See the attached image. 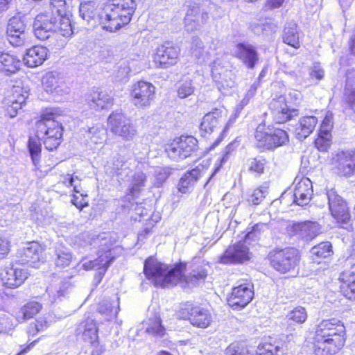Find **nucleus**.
<instances>
[{
	"label": "nucleus",
	"mask_w": 355,
	"mask_h": 355,
	"mask_svg": "<svg viewBox=\"0 0 355 355\" xmlns=\"http://www.w3.org/2000/svg\"><path fill=\"white\" fill-rule=\"evenodd\" d=\"M189 319L192 325L206 328L210 324L211 315L207 310L195 306L191 309Z\"/></svg>",
	"instance_id": "obj_32"
},
{
	"label": "nucleus",
	"mask_w": 355,
	"mask_h": 355,
	"mask_svg": "<svg viewBox=\"0 0 355 355\" xmlns=\"http://www.w3.org/2000/svg\"><path fill=\"white\" fill-rule=\"evenodd\" d=\"M40 139L41 138L38 137L37 134H36V137H30L28 142V147L31 156L32 162L37 169H38L37 166L39 164L41 157Z\"/></svg>",
	"instance_id": "obj_39"
},
{
	"label": "nucleus",
	"mask_w": 355,
	"mask_h": 355,
	"mask_svg": "<svg viewBox=\"0 0 355 355\" xmlns=\"http://www.w3.org/2000/svg\"><path fill=\"white\" fill-rule=\"evenodd\" d=\"M112 245L111 239L106 233L101 234L90 240V250L96 256V258L90 261V270L95 269L97 271L94 278L95 286L101 282L108 267L115 258Z\"/></svg>",
	"instance_id": "obj_3"
},
{
	"label": "nucleus",
	"mask_w": 355,
	"mask_h": 355,
	"mask_svg": "<svg viewBox=\"0 0 355 355\" xmlns=\"http://www.w3.org/2000/svg\"><path fill=\"white\" fill-rule=\"evenodd\" d=\"M18 32L19 33H26V25L19 17H12L8 22L6 33L11 35L12 33Z\"/></svg>",
	"instance_id": "obj_56"
},
{
	"label": "nucleus",
	"mask_w": 355,
	"mask_h": 355,
	"mask_svg": "<svg viewBox=\"0 0 355 355\" xmlns=\"http://www.w3.org/2000/svg\"><path fill=\"white\" fill-rule=\"evenodd\" d=\"M345 95L349 103L355 104V69H354L347 72Z\"/></svg>",
	"instance_id": "obj_38"
},
{
	"label": "nucleus",
	"mask_w": 355,
	"mask_h": 355,
	"mask_svg": "<svg viewBox=\"0 0 355 355\" xmlns=\"http://www.w3.org/2000/svg\"><path fill=\"white\" fill-rule=\"evenodd\" d=\"M287 231L291 236H296L305 240H310L316 236L318 227L314 223L306 222L289 225Z\"/></svg>",
	"instance_id": "obj_21"
},
{
	"label": "nucleus",
	"mask_w": 355,
	"mask_h": 355,
	"mask_svg": "<svg viewBox=\"0 0 355 355\" xmlns=\"http://www.w3.org/2000/svg\"><path fill=\"white\" fill-rule=\"evenodd\" d=\"M345 334H316L313 338L315 355H335L345 343Z\"/></svg>",
	"instance_id": "obj_7"
},
{
	"label": "nucleus",
	"mask_w": 355,
	"mask_h": 355,
	"mask_svg": "<svg viewBox=\"0 0 355 355\" xmlns=\"http://www.w3.org/2000/svg\"><path fill=\"white\" fill-rule=\"evenodd\" d=\"M180 49L171 42H166L156 49L154 62L159 68L166 69L178 62Z\"/></svg>",
	"instance_id": "obj_12"
},
{
	"label": "nucleus",
	"mask_w": 355,
	"mask_h": 355,
	"mask_svg": "<svg viewBox=\"0 0 355 355\" xmlns=\"http://www.w3.org/2000/svg\"><path fill=\"white\" fill-rule=\"evenodd\" d=\"M340 291L349 300H355V271H345L340 276Z\"/></svg>",
	"instance_id": "obj_29"
},
{
	"label": "nucleus",
	"mask_w": 355,
	"mask_h": 355,
	"mask_svg": "<svg viewBox=\"0 0 355 355\" xmlns=\"http://www.w3.org/2000/svg\"><path fill=\"white\" fill-rule=\"evenodd\" d=\"M155 86L145 81H139L132 87L130 96L132 103L137 107H148L155 98Z\"/></svg>",
	"instance_id": "obj_10"
},
{
	"label": "nucleus",
	"mask_w": 355,
	"mask_h": 355,
	"mask_svg": "<svg viewBox=\"0 0 355 355\" xmlns=\"http://www.w3.org/2000/svg\"><path fill=\"white\" fill-rule=\"evenodd\" d=\"M267 194L268 187L261 186L252 191L248 196V201L254 205H258L264 200Z\"/></svg>",
	"instance_id": "obj_50"
},
{
	"label": "nucleus",
	"mask_w": 355,
	"mask_h": 355,
	"mask_svg": "<svg viewBox=\"0 0 355 355\" xmlns=\"http://www.w3.org/2000/svg\"><path fill=\"white\" fill-rule=\"evenodd\" d=\"M40 338H37L26 345H20V350L15 355H25L35 347V345L40 340Z\"/></svg>",
	"instance_id": "obj_64"
},
{
	"label": "nucleus",
	"mask_w": 355,
	"mask_h": 355,
	"mask_svg": "<svg viewBox=\"0 0 355 355\" xmlns=\"http://www.w3.org/2000/svg\"><path fill=\"white\" fill-rule=\"evenodd\" d=\"M256 146L262 150L275 149V143L272 142L270 126L259 124L255 131Z\"/></svg>",
	"instance_id": "obj_26"
},
{
	"label": "nucleus",
	"mask_w": 355,
	"mask_h": 355,
	"mask_svg": "<svg viewBox=\"0 0 355 355\" xmlns=\"http://www.w3.org/2000/svg\"><path fill=\"white\" fill-rule=\"evenodd\" d=\"M98 311L102 315H105L106 317L111 316L112 313V305L108 300H104L99 303L98 306Z\"/></svg>",
	"instance_id": "obj_63"
},
{
	"label": "nucleus",
	"mask_w": 355,
	"mask_h": 355,
	"mask_svg": "<svg viewBox=\"0 0 355 355\" xmlns=\"http://www.w3.org/2000/svg\"><path fill=\"white\" fill-rule=\"evenodd\" d=\"M247 240L239 241L237 243L229 246L223 255L220 257V263L224 264L239 263L250 259L249 248L246 245Z\"/></svg>",
	"instance_id": "obj_14"
},
{
	"label": "nucleus",
	"mask_w": 355,
	"mask_h": 355,
	"mask_svg": "<svg viewBox=\"0 0 355 355\" xmlns=\"http://www.w3.org/2000/svg\"><path fill=\"white\" fill-rule=\"evenodd\" d=\"M55 253L56 256L55 259L56 266L65 268L70 265L72 261V254L67 248L62 245L58 246L56 248Z\"/></svg>",
	"instance_id": "obj_40"
},
{
	"label": "nucleus",
	"mask_w": 355,
	"mask_h": 355,
	"mask_svg": "<svg viewBox=\"0 0 355 355\" xmlns=\"http://www.w3.org/2000/svg\"><path fill=\"white\" fill-rule=\"evenodd\" d=\"M282 348V341L272 336L260 343L255 351V355H279Z\"/></svg>",
	"instance_id": "obj_31"
},
{
	"label": "nucleus",
	"mask_w": 355,
	"mask_h": 355,
	"mask_svg": "<svg viewBox=\"0 0 355 355\" xmlns=\"http://www.w3.org/2000/svg\"><path fill=\"white\" fill-rule=\"evenodd\" d=\"M112 105V98L98 88H94L90 94V108L96 110L110 107Z\"/></svg>",
	"instance_id": "obj_34"
},
{
	"label": "nucleus",
	"mask_w": 355,
	"mask_h": 355,
	"mask_svg": "<svg viewBox=\"0 0 355 355\" xmlns=\"http://www.w3.org/2000/svg\"><path fill=\"white\" fill-rule=\"evenodd\" d=\"M209 165V160H203L194 168L187 172L179 181L178 190L182 193L188 192L197 181L206 173Z\"/></svg>",
	"instance_id": "obj_16"
},
{
	"label": "nucleus",
	"mask_w": 355,
	"mask_h": 355,
	"mask_svg": "<svg viewBox=\"0 0 355 355\" xmlns=\"http://www.w3.org/2000/svg\"><path fill=\"white\" fill-rule=\"evenodd\" d=\"M313 194L312 182L308 178H302L295 185L294 202L300 206L309 203Z\"/></svg>",
	"instance_id": "obj_20"
},
{
	"label": "nucleus",
	"mask_w": 355,
	"mask_h": 355,
	"mask_svg": "<svg viewBox=\"0 0 355 355\" xmlns=\"http://www.w3.org/2000/svg\"><path fill=\"white\" fill-rule=\"evenodd\" d=\"M324 331L334 333H345V327L340 320L336 318L322 320L317 327L316 333Z\"/></svg>",
	"instance_id": "obj_37"
},
{
	"label": "nucleus",
	"mask_w": 355,
	"mask_h": 355,
	"mask_svg": "<svg viewBox=\"0 0 355 355\" xmlns=\"http://www.w3.org/2000/svg\"><path fill=\"white\" fill-rule=\"evenodd\" d=\"M272 142L275 143V148L286 144L289 141L288 133L280 128L270 126Z\"/></svg>",
	"instance_id": "obj_44"
},
{
	"label": "nucleus",
	"mask_w": 355,
	"mask_h": 355,
	"mask_svg": "<svg viewBox=\"0 0 355 355\" xmlns=\"http://www.w3.org/2000/svg\"><path fill=\"white\" fill-rule=\"evenodd\" d=\"M54 33H58L64 37H69L73 34L69 14L59 16L58 22L55 21Z\"/></svg>",
	"instance_id": "obj_42"
},
{
	"label": "nucleus",
	"mask_w": 355,
	"mask_h": 355,
	"mask_svg": "<svg viewBox=\"0 0 355 355\" xmlns=\"http://www.w3.org/2000/svg\"><path fill=\"white\" fill-rule=\"evenodd\" d=\"M209 19L208 13L196 3L190 5L184 17L185 27L189 31L201 28Z\"/></svg>",
	"instance_id": "obj_17"
},
{
	"label": "nucleus",
	"mask_w": 355,
	"mask_h": 355,
	"mask_svg": "<svg viewBox=\"0 0 355 355\" xmlns=\"http://www.w3.org/2000/svg\"><path fill=\"white\" fill-rule=\"evenodd\" d=\"M331 144V133L320 132L318 138L315 140V147L322 152L327 151Z\"/></svg>",
	"instance_id": "obj_55"
},
{
	"label": "nucleus",
	"mask_w": 355,
	"mask_h": 355,
	"mask_svg": "<svg viewBox=\"0 0 355 355\" xmlns=\"http://www.w3.org/2000/svg\"><path fill=\"white\" fill-rule=\"evenodd\" d=\"M225 355H253L243 342L231 343L225 350Z\"/></svg>",
	"instance_id": "obj_45"
},
{
	"label": "nucleus",
	"mask_w": 355,
	"mask_h": 355,
	"mask_svg": "<svg viewBox=\"0 0 355 355\" xmlns=\"http://www.w3.org/2000/svg\"><path fill=\"white\" fill-rule=\"evenodd\" d=\"M42 309V304L37 302H31L24 305L17 313V318L24 320L31 319L37 314Z\"/></svg>",
	"instance_id": "obj_41"
},
{
	"label": "nucleus",
	"mask_w": 355,
	"mask_h": 355,
	"mask_svg": "<svg viewBox=\"0 0 355 355\" xmlns=\"http://www.w3.org/2000/svg\"><path fill=\"white\" fill-rule=\"evenodd\" d=\"M42 81L44 90L49 93L59 94L64 83L63 78L55 71L46 73Z\"/></svg>",
	"instance_id": "obj_30"
},
{
	"label": "nucleus",
	"mask_w": 355,
	"mask_h": 355,
	"mask_svg": "<svg viewBox=\"0 0 355 355\" xmlns=\"http://www.w3.org/2000/svg\"><path fill=\"white\" fill-rule=\"evenodd\" d=\"M268 230L269 224L268 223H258L252 227V230L246 234L245 239L247 241L255 240Z\"/></svg>",
	"instance_id": "obj_53"
},
{
	"label": "nucleus",
	"mask_w": 355,
	"mask_h": 355,
	"mask_svg": "<svg viewBox=\"0 0 355 355\" xmlns=\"http://www.w3.org/2000/svg\"><path fill=\"white\" fill-rule=\"evenodd\" d=\"M42 248L37 242H31L24 248L21 256L22 261L29 264L33 268H39L40 266V254Z\"/></svg>",
	"instance_id": "obj_25"
},
{
	"label": "nucleus",
	"mask_w": 355,
	"mask_h": 355,
	"mask_svg": "<svg viewBox=\"0 0 355 355\" xmlns=\"http://www.w3.org/2000/svg\"><path fill=\"white\" fill-rule=\"evenodd\" d=\"M146 181V177L143 172L135 173L131 181L130 193L132 195L137 194L141 191V189L145 186Z\"/></svg>",
	"instance_id": "obj_48"
},
{
	"label": "nucleus",
	"mask_w": 355,
	"mask_h": 355,
	"mask_svg": "<svg viewBox=\"0 0 355 355\" xmlns=\"http://www.w3.org/2000/svg\"><path fill=\"white\" fill-rule=\"evenodd\" d=\"M90 140L95 144H103L106 139V130L103 125L90 128Z\"/></svg>",
	"instance_id": "obj_51"
},
{
	"label": "nucleus",
	"mask_w": 355,
	"mask_h": 355,
	"mask_svg": "<svg viewBox=\"0 0 355 355\" xmlns=\"http://www.w3.org/2000/svg\"><path fill=\"white\" fill-rule=\"evenodd\" d=\"M34 32L35 36L41 40L49 39L51 33H54L51 31L45 30L39 22L34 23Z\"/></svg>",
	"instance_id": "obj_61"
},
{
	"label": "nucleus",
	"mask_w": 355,
	"mask_h": 355,
	"mask_svg": "<svg viewBox=\"0 0 355 355\" xmlns=\"http://www.w3.org/2000/svg\"><path fill=\"white\" fill-rule=\"evenodd\" d=\"M254 296L253 286L250 284H241L233 288L227 304L234 309H240L247 306Z\"/></svg>",
	"instance_id": "obj_15"
},
{
	"label": "nucleus",
	"mask_w": 355,
	"mask_h": 355,
	"mask_svg": "<svg viewBox=\"0 0 355 355\" xmlns=\"http://www.w3.org/2000/svg\"><path fill=\"white\" fill-rule=\"evenodd\" d=\"M48 49L42 46H35L29 49L24 57V61L28 67L41 65L47 58Z\"/></svg>",
	"instance_id": "obj_24"
},
{
	"label": "nucleus",
	"mask_w": 355,
	"mask_h": 355,
	"mask_svg": "<svg viewBox=\"0 0 355 355\" xmlns=\"http://www.w3.org/2000/svg\"><path fill=\"white\" fill-rule=\"evenodd\" d=\"M336 168L340 176H352L355 173V150L338 153L336 156Z\"/></svg>",
	"instance_id": "obj_18"
},
{
	"label": "nucleus",
	"mask_w": 355,
	"mask_h": 355,
	"mask_svg": "<svg viewBox=\"0 0 355 355\" xmlns=\"http://www.w3.org/2000/svg\"><path fill=\"white\" fill-rule=\"evenodd\" d=\"M211 76L219 87L232 88L235 85L236 76L229 65L220 59H216L211 65Z\"/></svg>",
	"instance_id": "obj_13"
},
{
	"label": "nucleus",
	"mask_w": 355,
	"mask_h": 355,
	"mask_svg": "<svg viewBox=\"0 0 355 355\" xmlns=\"http://www.w3.org/2000/svg\"><path fill=\"white\" fill-rule=\"evenodd\" d=\"M194 92V87L191 80H186L179 83L177 89L178 96L180 98H185Z\"/></svg>",
	"instance_id": "obj_54"
},
{
	"label": "nucleus",
	"mask_w": 355,
	"mask_h": 355,
	"mask_svg": "<svg viewBox=\"0 0 355 355\" xmlns=\"http://www.w3.org/2000/svg\"><path fill=\"white\" fill-rule=\"evenodd\" d=\"M266 161L262 157L250 158L248 161V168L250 171L261 174L263 173Z\"/></svg>",
	"instance_id": "obj_57"
},
{
	"label": "nucleus",
	"mask_w": 355,
	"mask_h": 355,
	"mask_svg": "<svg viewBox=\"0 0 355 355\" xmlns=\"http://www.w3.org/2000/svg\"><path fill=\"white\" fill-rule=\"evenodd\" d=\"M226 113L227 112L224 109L216 108L205 114L200 124V131L202 133L211 134L213 132L225 119Z\"/></svg>",
	"instance_id": "obj_19"
},
{
	"label": "nucleus",
	"mask_w": 355,
	"mask_h": 355,
	"mask_svg": "<svg viewBox=\"0 0 355 355\" xmlns=\"http://www.w3.org/2000/svg\"><path fill=\"white\" fill-rule=\"evenodd\" d=\"M235 55L249 69H253L258 60L255 48L249 44H238L236 46Z\"/></svg>",
	"instance_id": "obj_22"
},
{
	"label": "nucleus",
	"mask_w": 355,
	"mask_h": 355,
	"mask_svg": "<svg viewBox=\"0 0 355 355\" xmlns=\"http://www.w3.org/2000/svg\"><path fill=\"white\" fill-rule=\"evenodd\" d=\"M270 266L280 273L294 270L299 262V252L294 248L275 250L268 254Z\"/></svg>",
	"instance_id": "obj_6"
},
{
	"label": "nucleus",
	"mask_w": 355,
	"mask_h": 355,
	"mask_svg": "<svg viewBox=\"0 0 355 355\" xmlns=\"http://www.w3.org/2000/svg\"><path fill=\"white\" fill-rule=\"evenodd\" d=\"M197 139L192 136H181L169 144L166 151L168 156L175 161H179L189 157L198 147Z\"/></svg>",
	"instance_id": "obj_8"
},
{
	"label": "nucleus",
	"mask_w": 355,
	"mask_h": 355,
	"mask_svg": "<svg viewBox=\"0 0 355 355\" xmlns=\"http://www.w3.org/2000/svg\"><path fill=\"white\" fill-rule=\"evenodd\" d=\"M63 129L61 124L55 120V114L46 111L36 123V134L43 141L48 150L57 149L62 141Z\"/></svg>",
	"instance_id": "obj_4"
},
{
	"label": "nucleus",
	"mask_w": 355,
	"mask_h": 355,
	"mask_svg": "<svg viewBox=\"0 0 355 355\" xmlns=\"http://www.w3.org/2000/svg\"><path fill=\"white\" fill-rule=\"evenodd\" d=\"M106 167L107 172L116 175H122L124 173L127 176L130 172L127 159L121 155L113 157Z\"/></svg>",
	"instance_id": "obj_35"
},
{
	"label": "nucleus",
	"mask_w": 355,
	"mask_h": 355,
	"mask_svg": "<svg viewBox=\"0 0 355 355\" xmlns=\"http://www.w3.org/2000/svg\"><path fill=\"white\" fill-rule=\"evenodd\" d=\"M326 195L332 217L338 223L348 224L350 213L346 201L334 189L328 190Z\"/></svg>",
	"instance_id": "obj_9"
},
{
	"label": "nucleus",
	"mask_w": 355,
	"mask_h": 355,
	"mask_svg": "<svg viewBox=\"0 0 355 355\" xmlns=\"http://www.w3.org/2000/svg\"><path fill=\"white\" fill-rule=\"evenodd\" d=\"M146 333H162L166 329L162 324V320L159 316L155 315L153 318H149L146 321Z\"/></svg>",
	"instance_id": "obj_52"
},
{
	"label": "nucleus",
	"mask_w": 355,
	"mask_h": 355,
	"mask_svg": "<svg viewBox=\"0 0 355 355\" xmlns=\"http://www.w3.org/2000/svg\"><path fill=\"white\" fill-rule=\"evenodd\" d=\"M20 60L14 55L0 51V72L8 76L20 69Z\"/></svg>",
	"instance_id": "obj_28"
},
{
	"label": "nucleus",
	"mask_w": 355,
	"mask_h": 355,
	"mask_svg": "<svg viewBox=\"0 0 355 355\" xmlns=\"http://www.w3.org/2000/svg\"><path fill=\"white\" fill-rule=\"evenodd\" d=\"M317 123L318 119L314 116L302 117L295 126L296 137L300 140L306 139L313 132Z\"/></svg>",
	"instance_id": "obj_27"
},
{
	"label": "nucleus",
	"mask_w": 355,
	"mask_h": 355,
	"mask_svg": "<svg viewBox=\"0 0 355 355\" xmlns=\"http://www.w3.org/2000/svg\"><path fill=\"white\" fill-rule=\"evenodd\" d=\"M288 322H290L288 326H292L294 324H302L306 321L307 318V313L304 307L297 306L292 310L287 315ZM288 331L295 330V328L291 327L287 329Z\"/></svg>",
	"instance_id": "obj_43"
},
{
	"label": "nucleus",
	"mask_w": 355,
	"mask_h": 355,
	"mask_svg": "<svg viewBox=\"0 0 355 355\" xmlns=\"http://www.w3.org/2000/svg\"><path fill=\"white\" fill-rule=\"evenodd\" d=\"M29 96V91L21 85H16L12 87L11 94L8 98V103H10L11 107L17 110L21 109L26 103V100Z\"/></svg>",
	"instance_id": "obj_33"
},
{
	"label": "nucleus",
	"mask_w": 355,
	"mask_h": 355,
	"mask_svg": "<svg viewBox=\"0 0 355 355\" xmlns=\"http://www.w3.org/2000/svg\"><path fill=\"white\" fill-rule=\"evenodd\" d=\"M9 43L13 46H21L29 42V37L27 33H19L18 32L12 33L10 35L6 33Z\"/></svg>",
	"instance_id": "obj_49"
},
{
	"label": "nucleus",
	"mask_w": 355,
	"mask_h": 355,
	"mask_svg": "<svg viewBox=\"0 0 355 355\" xmlns=\"http://www.w3.org/2000/svg\"><path fill=\"white\" fill-rule=\"evenodd\" d=\"M107 128L113 135L125 141H132L137 134L132 120L121 111L110 114Z\"/></svg>",
	"instance_id": "obj_5"
},
{
	"label": "nucleus",
	"mask_w": 355,
	"mask_h": 355,
	"mask_svg": "<svg viewBox=\"0 0 355 355\" xmlns=\"http://www.w3.org/2000/svg\"><path fill=\"white\" fill-rule=\"evenodd\" d=\"M191 53L198 60H205V52L203 43L199 38H193L191 46Z\"/></svg>",
	"instance_id": "obj_58"
},
{
	"label": "nucleus",
	"mask_w": 355,
	"mask_h": 355,
	"mask_svg": "<svg viewBox=\"0 0 355 355\" xmlns=\"http://www.w3.org/2000/svg\"><path fill=\"white\" fill-rule=\"evenodd\" d=\"M333 114L331 112H327L320 125V132L325 133H331L333 128Z\"/></svg>",
	"instance_id": "obj_60"
},
{
	"label": "nucleus",
	"mask_w": 355,
	"mask_h": 355,
	"mask_svg": "<svg viewBox=\"0 0 355 355\" xmlns=\"http://www.w3.org/2000/svg\"><path fill=\"white\" fill-rule=\"evenodd\" d=\"M112 3L105 8H99L92 18L98 21L102 28L110 32L116 31L131 20L136 3L135 0H110Z\"/></svg>",
	"instance_id": "obj_2"
},
{
	"label": "nucleus",
	"mask_w": 355,
	"mask_h": 355,
	"mask_svg": "<svg viewBox=\"0 0 355 355\" xmlns=\"http://www.w3.org/2000/svg\"><path fill=\"white\" fill-rule=\"evenodd\" d=\"M269 109L277 123H286L299 114L297 109L291 108L284 96L272 98L269 103Z\"/></svg>",
	"instance_id": "obj_11"
},
{
	"label": "nucleus",
	"mask_w": 355,
	"mask_h": 355,
	"mask_svg": "<svg viewBox=\"0 0 355 355\" xmlns=\"http://www.w3.org/2000/svg\"><path fill=\"white\" fill-rule=\"evenodd\" d=\"M28 277L26 270L11 267L2 276L4 284L9 288H17L21 285Z\"/></svg>",
	"instance_id": "obj_23"
},
{
	"label": "nucleus",
	"mask_w": 355,
	"mask_h": 355,
	"mask_svg": "<svg viewBox=\"0 0 355 355\" xmlns=\"http://www.w3.org/2000/svg\"><path fill=\"white\" fill-rule=\"evenodd\" d=\"M331 244L327 241L322 242L311 248L313 255L318 258H326L331 256L333 253Z\"/></svg>",
	"instance_id": "obj_47"
},
{
	"label": "nucleus",
	"mask_w": 355,
	"mask_h": 355,
	"mask_svg": "<svg viewBox=\"0 0 355 355\" xmlns=\"http://www.w3.org/2000/svg\"><path fill=\"white\" fill-rule=\"evenodd\" d=\"M52 11L56 12L58 16L69 14L65 0H51Z\"/></svg>",
	"instance_id": "obj_59"
},
{
	"label": "nucleus",
	"mask_w": 355,
	"mask_h": 355,
	"mask_svg": "<svg viewBox=\"0 0 355 355\" xmlns=\"http://www.w3.org/2000/svg\"><path fill=\"white\" fill-rule=\"evenodd\" d=\"M297 26L294 21L287 23L284 30L283 41L295 49L300 47Z\"/></svg>",
	"instance_id": "obj_36"
},
{
	"label": "nucleus",
	"mask_w": 355,
	"mask_h": 355,
	"mask_svg": "<svg viewBox=\"0 0 355 355\" xmlns=\"http://www.w3.org/2000/svg\"><path fill=\"white\" fill-rule=\"evenodd\" d=\"M186 263H180L173 268L153 259L145 261L144 272L146 278L156 287H170L178 284L182 286H195L207 276V271L202 264H192L189 275H184Z\"/></svg>",
	"instance_id": "obj_1"
},
{
	"label": "nucleus",
	"mask_w": 355,
	"mask_h": 355,
	"mask_svg": "<svg viewBox=\"0 0 355 355\" xmlns=\"http://www.w3.org/2000/svg\"><path fill=\"white\" fill-rule=\"evenodd\" d=\"M35 22H39L45 30L54 32L55 20L52 21V19H49L44 15H39L36 17Z\"/></svg>",
	"instance_id": "obj_62"
},
{
	"label": "nucleus",
	"mask_w": 355,
	"mask_h": 355,
	"mask_svg": "<svg viewBox=\"0 0 355 355\" xmlns=\"http://www.w3.org/2000/svg\"><path fill=\"white\" fill-rule=\"evenodd\" d=\"M173 168L168 166L157 167L154 172L155 181L154 185L156 187H161L172 174Z\"/></svg>",
	"instance_id": "obj_46"
}]
</instances>
